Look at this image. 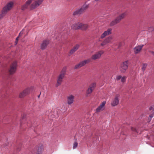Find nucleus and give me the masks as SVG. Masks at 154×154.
I'll return each mask as SVG.
<instances>
[{
	"label": "nucleus",
	"instance_id": "nucleus-1",
	"mask_svg": "<svg viewBox=\"0 0 154 154\" xmlns=\"http://www.w3.org/2000/svg\"><path fill=\"white\" fill-rule=\"evenodd\" d=\"M14 5V3L11 2L7 3L6 5L3 8L1 13L0 14V19H2L12 8Z\"/></svg>",
	"mask_w": 154,
	"mask_h": 154
},
{
	"label": "nucleus",
	"instance_id": "nucleus-2",
	"mask_svg": "<svg viewBox=\"0 0 154 154\" xmlns=\"http://www.w3.org/2000/svg\"><path fill=\"white\" fill-rule=\"evenodd\" d=\"M66 70V67H64L60 72L59 75L57 76V83L55 85L56 87H57L62 84L63 81V79L64 78Z\"/></svg>",
	"mask_w": 154,
	"mask_h": 154
},
{
	"label": "nucleus",
	"instance_id": "nucleus-3",
	"mask_svg": "<svg viewBox=\"0 0 154 154\" xmlns=\"http://www.w3.org/2000/svg\"><path fill=\"white\" fill-rule=\"evenodd\" d=\"M126 15V12H124L119 15L114 20L111 21L110 25L111 26H112L119 23L122 19L125 18Z\"/></svg>",
	"mask_w": 154,
	"mask_h": 154
},
{
	"label": "nucleus",
	"instance_id": "nucleus-4",
	"mask_svg": "<svg viewBox=\"0 0 154 154\" xmlns=\"http://www.w3.org/2000/svg\"><path fill=\"white\" fill-rule=\"evenodd\" d=\"M88 7L89 5H88L85 4L81 8L75 11L73 14V15L75 16L83 13L88 8Z\"/></svg>",
	"mask_w": 154,
	"mask_h": 154
},
{
	"label": "nucleus",
	"instance_id": "nucleus-5",
	"mask_svg": "<svg viewBox=\"0 0 154 154\" xmlns=\"http://www.w3.org/2000/svg\"><path fill=\"white\" fill-rule=\"evenodd\" d=\"M32 87L26 88L19 94V97L20 98H23L30 93L32 90Z\"/></svg>",
	"mask_w": 154,
	"mask_h": 154
},
{
	"label": "nucleus",
	"instance_id": "nucleus-6",
	"mask_svg": "<svg viewBox=\"0 0 154 154\" xmlns=\"http://www.w3.org/2000/svg\"><path fill=\"white\" fill-rule=\"evenodd\" d=\"M91 61V59H88L87 60H85L80 62L79 64L75 65L74 69H79L81 67L84 66L86 64L88 63Z\"/></svg>",
	"mask_w": 154,
	"mask_h": 154
},
{
	"label": "nucleus",
	"instance_id": "nucleus-7",
	"mask_svg": "<svg viewBox=\"0 0 154 154\" xmlns=\"http://www.w3.org/2000/svg\"><path fill=\"white\" fill-rule=\"evenodd\" d=\"M104 53V51L103 50L99 51L92 56L91 59L93 60L99 59L100 58L102 55Z\"/></svg>",
	"mask_w": 154,
	"mask_h": 154
},
{
	"label": "nucleus",
	"instance_id": "nucleus-8",
	"mask_svg": "<svg viewBox=\"0 0 154 154\" xmlns=\"http://www.w3.org/2000/svg\"><path fill=\"white\" fill-rule=\"evenodd\" d=\"M128 61H126L121 63L120 67L119 68L120 71L121 72L124 73L128 68Z\"/></svg>",
	"mask_w": 154,
	"mask_h": 154
},
{
	"label": "nucleus",
	"instance_id": "nucleus-9",
	"mask_svg": "<svg viewBox=\"0 0 154 154\" xmlns=\"http://www.w3.org/2000/svg\"><path fill=\"white\" fill-rule=\"evenodd\" d=\"M96 85V84L95 83H93L90 85L86 91V94L87 97H88L89 95L92 93Z\"/></svg>",
	"mask_w": 154,
	"mask_h": 154
},
{
	"label": "nucleus",
	"instance_id": "nucleus-10",
	"mask_svg": "<svg viewBox=\"0 0 154 154\" xmlns=\"http://www.w3.org/2000/svg\"><path fill=\"white\" fill-rule=\"evenodd\" d=\"M17 67V62L16 61L14 62L11 65L9 70L10 74H14L16 71Z\"/></svg>",
	"mask_w": 154,
	"mask_h": 154
},
{
	"label": "nucleus",
	"instance_id": "nucleus-11",
	"mask_svg": "<svg viewBox=\"0 0 154 154\" xmlns=\"http://www.w3.org/2000/svg\"><path fill=\"white\" fill-rule=\"evenodd\" d=\"M120 97L119 94H116L115 98L112 99L111 103V105L113 106L117 105L119 103V98Z\"/></svg>",
	"mask_w": 154,
	"mask_h": 154
},
{
	"label": "nucleus",
	"instance_id": "nucleus-12",
	"mask_svg": "<svg viewBox=\"0 0 154 154\" xmlns=\"http://www.w3.org/2000/svg\"><path fill=\"white\" fill-rule=\"evenodd\" d=\"M44 0H36L31 4L30 8L31 9H35L41 5Z\"/></svg>",
	"mask_w": 154,
	"mask_h": 154
},
{
	"label": "nucleus",
	"instance_id": "nucleus-13",
	"mask_svg": "<svg viewBox=\"0 0 154 154\" xmlns=\"http://www.w3.org/2000/svg\"><path fill=\"white\" fill-rule=\"evenodd\" d=\"M143 46V45H138L134 47V54H137L139 53L141 51Z\"/></svg>",
	"mask_w": 154,
	"mask_h": 154
},
{
	"label": "nucleus",
	"instance_id": "nucleus-14",
	"mask_svg": "<svg viewBox=\"0 0 154 154\" xmlns=\"http://www.w3.org/2000/svg\"><path fill=\"white\" fill-rule=\"evenodd\" d=\"M106 103V101H104L102 102L100 106L96 109V112H99L103 110L104 108V107Z\"/></svg>",
	"mask_w": 154,
	"mask_h": 154
},
{
	"label": "nucleus",
	"instance_id": "nucleus-15",
	"mask_svg": "<svg viewBox=\"0 0 154 154\" xmlns=\"http://www.w3.org/2000/svg\"><path fill=\"white\" fill-rule=\"evenodd\" d=\"M75 96L72 95H70L67 97V101L68 105H70L73 103L74 101Z\"/></svg>",
	"mask_w": 154,
	"mask_h": 154
},
{
	"label": "nucleus",
	"instance_id": "nucleus-16",
	"mask_svg": "<svg viewBox=\"0 0 154 154\" xmlns=\"http://www.w3.org/2000/svg\"><path fill=\"white\" fill-rule=\"evenodd\" d=\"M112 29L111 28L108 29L106 31H105L101 35V38H103L106 36L111 34L112 32Z\"/></svg>",
	"mask_w": 154,
	"mask_h": 154
},
{
	"label": "nucleus",
	"instance_id": "nucleus-17",
	"mask_svg": "<svg viewBox=\"0 0 154 154\" xmlns=\"http://www.w3.org/2000/svg\"><path fill=\"white\" fill-rule=\"evenodd\" d=\"M79 45L77 44L70 50L69 52V56H70L74 54L79 48Z\"/></svg>",
	"mask_w": 154,
	"mask_h": 154
},
{
	"label": "nucleus",
	"instance_id": "nucleus-18",
	"mask_svg": "<svg viewBox=\"0 0 154 154\" xmlns=\"http://www.w3.org/2000/svg\"><path fill=\"white\" fill-rule=\"evenodd\" d=\"M81 25H82V23L78 22L73 24L71 26V27L73 29H78L80 28Z\"/></svg>",
	"mask_w": 154,
	"mask_h": 154
},
{
	"label": "nucleus",
	"instance_id": "nucleus-19",
	"mask_svg": "<svg viewBox=\"0 0 154 154\" xmlns=\"http://www.w3.org/2000/svg\"><path fill=\"white\" fill-rule=\"evenodd\" d=\"M33 0H28L26 3L25 4L22 6L21 9L24 10L26 9L27 8L28 6L30 5L31 3Z\"/></svg>",
	"mask_w": 154,
	"mask_h": 154
},
{
	"label": "nucleus",
	"instance_id": "nucleus-20",
	"mask_svg": "<svg viewBox=\"0 0 154 154\" xmlns=\"http://www.w3.org/2000/svg\"><path fill=\"white\" fill-rule=\"evenodd\" d=\"M49 41L48 40L44 41L41 45V49L42 50L45 49Z\"/></svg>",
	"mask_w": 154,
	"mask_h": 154
},
{
	"label": "nucleus",
	"instance_id": "nucleus-21",
	"mask_svg": "<svg viewBox=\"0 0 154 154\" xmlns=\"http://www.w3.org/2000/svg\"><path fill=\"white\" fill-rule=\"evenodd\" d=\"M89 27V26L88 24L82 23V25H81L80 29L83 30H85L87 29Z\"/></svg>",
	"mask_w": 154,
	"mask_h": 154
},
{
	"label": "nucleus",
	"instance_id": "nucleus-22",
	"mask_svg": "<svg viewBox=\"0 0 154 154\" xmlns=\"http://www.w3.org/2000/svg\"><path fill=\"white\" fill-rule=\"evenodd\" d=\"M147 66V65L146 63H143V64L142 67V70L143 72H144Z\"/></svg>",
	"mask_w": 154,
	"mask_h": 154
},
{
	"label": "nucleus",
	"instance_id": "nucleus-23",
	"mask_svg": "<svg viewBox=\"0 0 154 154\" xmlns=\"http://www.w3.org/2000/svg\"><path fill=\"white\" fill-rule=\"evenodd\" d=\"M127 79V77L125 76H123L122 77L121 79V82L122 83H124L126 81Z\"/></svg>",
	"mask_w": 154,
	"mask_h": 154
},
{
	"label": "nucleus",
	"instance_id": "nucleus-24",
	"mask_svg": "<svg viewBox=\"0 0 154 154\" xmlns=\"http://www.w3.org/2000/svg\"><path fill=\"white\" fill-rule=\"evenodd\" d=\"M112 39V38L111 37H109L106 38L105 40H106L108 43L111 42V40Z\"/></svg>",
	"mask_w": 154,
	"mask_h": 154
},
{
	"label": "nucleus",
	"instance_id": "nucleus-25",
	"mask_svg": "<svg viewBox=\"0 0 154 154\" xmlns=\"http://www.w3.org/2000/svg\"><path fill=\"white\" fill-rule=\"evenodd\" d=\"M108 43L105 40H104L103 42L101 44V45L102 46H103L106 44H107Z\"/></svg>",
	"mask_w": 154,
	"mask_h": 154
},
{
	"label": "nucleus",
	"instance_id": "nucleus-26",
	"mask_svg": "<svg viewBox=\"0 0 154 154\" xmlns=\"http://www.w3.org/2000/svg\"><path fill=\"white\" fill-rule=\"evenodd\" d=\"M78 143L76 142H75L73 144V149H74L76 148L78 146Z\"/></svg>",
	"mask_w": 154,
	"mask_h": 154
},
{
	"label": "nucleus",
	"instance_id": "nucleus-27",
	"mask_svg": "<svg viewBox=\"0 0 154 154\" xmlns=\"http://www.w3.org/2000/svg\"><path fill=\"white\" fill-rule=\"evenodd\" d=\"M154 30V28L153 26H151L149 27L148 31L149 32H151L153 31Z\"/></svg>",
	"mask_w": 154,
	"mask_h": 154
},
{
	"label": "nucleus",
	"instance_id": "nucleus-28",
	"mask_svg": "<svg viewBox=\"0 0 154 154\" xmlns=\"http://www.w3.org/2000/svg\"><path fill=\"white\" fill-rule=\"evenodd\" d=\"M122 76L121 75H118L116 77V80L118 81L121 79Z\"/></svg>",
	"mask_w": 154,
	"mask_h": 154
},
{
	"label": "nucleus",
	"instance_id": "nucleus-29",
	"mask_svg": "<svg viewBox=\"0 0 154 154\" xmlns=\"http://www.w3.org/2000/svg\"><path fill=\"white\" fill-rule=\"evenodd\" d=\"M42 148H40L39 149H38V151L36 154H42L41 151L42 150Z\"/></svg>",
	"mask_w": 154,
	"mask_h": 154
},
{
	"label": "nucleus",
	"instance_id": "nucleus-30",
	"mask_svg": "<svg viewBox=\"0 0 154 154\" xmlns=\"http://www.w3.org/2000/svg\"><path fill=\"white\" fill-rule=\"evenodd\" d=\"M131 129L132 131L138 133L137 130L134 127H131Z\"/></svg>",
	"mask_w": 154,
	"mask_h": 154
},
{
	"label": "nucleus",
	"instance_id": "nucleus-31",
	"mask_svg": "<svg viewBox=\"0 0 154 154\" xmlns=\"http://www.w3.org/2000/svg\"><path fill=\"white\" fill-rule=\"evenodd\" d=\"M149 109L150 110H153L154 111V107L153 108V107L151 106L149 108Z\"/></svg>",
	"mask_w": 154,
	"mask_h": 154
},
{
	"label": "nucleus",
	"instance_id": "nucleus-32",
	"mask_svg": "<svg viewBox=\"0 0 154 154\" xmlns=\"http://www.w3.org/2000/svg\"><path fill=\"white\" fill-rule=\"evenodd\" d=\"M150 52L154 56V52L153 51H150Z\"/></svg>",
	"mask_w": 154,
	"mask_h": 154
},
{
	"label": "nucleus",
	"instance_id": "nucleus-33",
	"mask_svg": "<svg viewBox=\"0 0 154 154\" xmlns=\"http://www.w3.org/2000/svg\"><path fill=\"white\" fill-rule=\"evenodd\" d=\"M18 38H19V36L17 37L16 38V41L17 42H18Z\"/></svg>",
	"mask_w": 154,
	"mask_h": 154
},
{
	"label": "nucleus",
	"instance_id": "nucleus-34",
	"mask_svg": "<svg viewBox=\"0 0 154 154\" xmlns=\"http://www.w3.org/2000/svg\"><path fill=\"white\" fill-rule=\"evenodd\" d=\"M21 32H20V33H19V36H18L19 37L21 35Z\"/></svg>",
	"mask_w": 154,
	"mask_h": 154
},
{
	"label": "nucleus",
	"instance_id": "nucleus-35",
	"mask_svg": "<svg viewBox=\"0 0 154 154\" xmlns=\"http://www.w3.org/2000/svg\"><path fill=\"white\" fill-rule=\"evenodd\" d=\"M17 42H17L16 41V40L15 42V45H16L17 43Z\"/></svg>",
	"mask_w": 154,
	"mask_h": 154
},
{
	"label": "nucleus",
	"instance_id": "nucleus-36",
	"mask_svg": "<svg viewBox=\"0 0 154 154\" xmlns=\"http://www.w3.org/2000/svg\"><path fill=\"white\" fill-rule=\"evenodd\" d=\"M149 117H150L151 118H152V116H151V115H150L149 116Z\"/></svg>",
	"mask_w": 154,
	"mask_h": 154
},
{
	"label": "nucleus",
	"instance_id": "nucleus-37",
	"mask_svg": "<svg viewBox=\"0 0 154 154\" xmlns=\"http://www.w3.org/2000/svg\"><path fill=\"white\" fill-rule=\"evenodd\" d=\"M40 94H41V93H40V95H39L38 96V98H39V97Z\"/></svg>",
	"mask_w": 154,
	"mask_h": 154
},
{
	"label": "nucleus",
	"instance_id": "nucleus-38",
	"mask_svg": "<svg viewBox=\"0 0 154 154\" xmlns=\"http://www.w3.org/2000/svg\"><path fill=\"white\" fill-rule=\"evenodd\" d=\"M100 0H95V1H100Z\"/></svg>",
	"mask_w": 154,
	"mask_h": 154
},
{
	"label": "nucleus",
	"instance_id": "nucleus-39",
	"mask_svg": "<svg viewBox=\"0 0 154 154\" xmlns=\"http://www.w3.org/2000/svg\"><path fill=\"white\" fill-rule=\"evenodd\" d=\"M24 116H23V119L24 118Z\"/></svg>",
	"mask_w": 154,
	"mask_h": 154
}]
</instances>
